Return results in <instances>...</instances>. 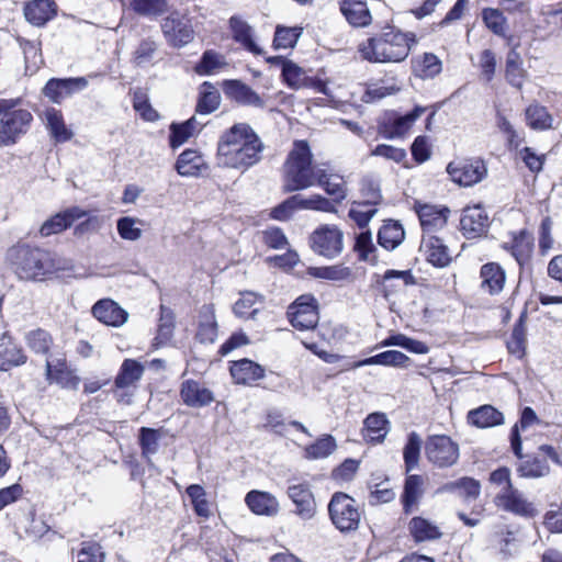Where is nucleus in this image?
Returning a JSON list of instances; mask_svg holds the SVG:
<instances>
[{"label": "nucleus", "instance_id": "obj_1", "mask_svg": "<svg viewBox=\"0 0 562 562\" xmlns=\"http://www.w3.org/2000/svg\"><path fill=\"white\" fill-rule=\"evenodd\" d=\"M265 145L247 123H236L226 130L217 143L220 166L246 171L262 159Z\"/></svg>", "mask_w": 562, "mask_h": 562}, {"label": "nucleus", "instance_id": "obj_2", "mask_svg": "<svg viewBox=\"0 0 562 562\" xmlns=\"http://www.w3.org/2000/svg\"><path fill=\"white\" fill-rule=\"evenodd\" d=\"M7 260L20 280L41 282L50 279L57 272L67 271L70 260L29 245H16L7 252Z\"/></svg>", "mask_w": 562, "mask_h": 562}, {"label": "nucleus", "instance_id": "obj_3", "mask_svg": "<svg viewBox=\"0 0 562 562\" xmlns=\"http://www.w3.org/2000/svg\"><path fill=\"white\" fill-rule=\"evenodd\" d=\"M313 155L306 140H296L283 165V191L294 192L316 184L324 176V164H313Z\"/></svg>", "mask_w": 562, "mask_h": 562}, {"label": "nucleus", "instance_id": "obj_4", "mask_svg": "<svg viewBox=\"0 0 562 562\" xmlns=\"http://www.w3.org/2000/svg\"><path fill=\"white\" fill-rule=\"evenodd\" d=\"M413 34L409 36L401 31L391 30L359 44L358 52L362 59L370 63H400L408 56L409 41H413Z\"/></svg>", "mask_w": 562, "mask_h": 562}, {"label": "nucleus", "instance_id": "obj_5", "mask_svg": "<svg viewBox=\"0 0 562 562\" xmlns=\"http://www.w3.org/2000/svg\"><path fill=\"white\" fill-rule=\"evenodd\" d=\"M20 99H0V145L11 146L31 127L33 115L24 109H15Z\"/></svg>", "mask_w": 562, "mask_h": 562}, {"label": "nucleus", "instance_id": "obj_6", "mask_svg": "<svg viewBox=\"0 0 562 562\" xmlns=\"http://www.w3.org/2000/svg\"><path fill=\"white\" fill-rule=\"evenodd\" d=\"M425 454L435 467L449 468L459 460V445L446 435H434L426 441Z\"/></svg>", "mask_w": 562, "mask_h": 562}, {"label": "nucleus", "instance_id": "obj_7", "mask_svg": "<svg viewBox=\"0 0 562 562\" xmlns=\"http://www.w3.org/2000/svg\"><path fill=\"white\" fill-rule=\"evenodd\" d=\"M342 238L341 231L336 226L323 225L312 233L310 246L315 254L333 259L342 251Z\"/></svg>", "mask_w": 562, "mask_h": 562}, {"label": "nucleus", "instance_id": "obj_8", "mask_svg": "<svg viewBox=\"0 0 562 562\" xmlns=\"http://www.w3.org/2000/svg\"><path fill=\"white\" fill-rule=\"evenodd\" d=\"M161 32L172 47H183L194 38L190 20L178 11L171 12L162 20Z\"/></svg>", "mask_w": 562, "mask_h": 562}, {"label": "nucleus", "instance_id": "obj_9", "mask_svg": "<svg viewBox=\"0 0 562 562\" xmlns=\"http://www.w3.org/2000/svg\"><path fill=\"white\" fill-rule=\"evenodd\" d=\"M288 316L291 325L299 330L314 329L318 323L317 302L314 296L305 294L289 306Z\"/></svg>", "mask_w": 562, "mask_h": 562}, {"label": "nucleus", "instance_id": "obj_10", "mask_svg": "<svg viewBox=\"0 0 562 562\" xmlns=\"http://www.w3.org/2000/svg\"><path fill=\"white\" fill-rule=\"evenodd\" d=\"M494 504L498 509L520 517H533L537 509L518 488L513 486L508 491H497Z\"/></svg>", "mask_w": 562, "mask_h": 562}, {"label": "nucleus", "instance_id": "obj_11", "mask_svg": "<svg viewBox=\"0 0 562 562\" xmlns=\"http://www.w3.org/2000/svg\"><path fill=\"white\" fill-rule=\"evenodd\" d=\"M447 172L452 181L463 187H471L480 182L487 173V168L483 160H464L460 162H450Z\"/></svg>", "mask_w": 562, "mask_h": 562}, {"label": "nucleus", "instance_id": "obj_12", "mask_svg": "<svg viewBox=\"0 0 562 562\" xmlns=\"http://www.w3.org/2000/svg\"><path fill=\"white\" fill-rule=\"evenodd\" d=\"M426 111V108L417 105L411 112L400 115L397 113L391 114L381 124V133L387 139H395L404 137L411 130L413 124Z\"/></svg>", "mask_w": 562, "mask_h": 562}, {"label": "nucleus", "instance_id": "obj_13", "mask_svg": "<svg viewBox=\"0 0 562 562\" xmlns=\"http://www.w3.org/2000/svg\"><path fill=\"white\" fill-rule=\"evenodd\" d=\"M424 235H434L446 227L450 210L446 206L416 203L414 206Z\"/></svg>", "mask_w": 562, "mask_h": 562}, {"label": "nucleus", "instance_id": "obj_14", "mask_svg": "<svg viewBox=\"0 0 562 562\" xmlns=\"http://www.w3.org/2000/svg\"><path fill=\"white\" fill-rule=\"evenodd\" d=\"M87 86L88 81L83 77L65 79L53 78L45 85L43 93L54 103H60L72 93L83 90Z\"/></svg>", "mask_w": 562, "mask_h": 562}, {"label": "nucleus", "instance_id": "obj_15", "mask_svg": "<svg viewBox=\"0 0 562 562\" xmlns=\"http://www.w3.org/2000/svg\"><path fill=\"white\" fill-rule=\"evenodd\" d=\"M180 398L184 405L192 408L205 407L215 401L214 393L210 389L192 379L182 382Z\"/></svg>", "mask_w": 562, "mask_h": 562}, {"label": "nucleus", "instance_id": "obj_16", "mask_svg": "<svg viewBox=\"0 0 562 562\" xmlns=\"http://www.w3.org/2000/svg\"><path fill=\"white\" fill-rule=\"evenodd\" d=\"M223 91L225 95L234 100L235 102L263 109L266 102L251 87L239 80H226L223 85Z\"/></svg>", "mask_w": 562, "mask_h": 562}, {"label": "nucleus", "instance_id": "obj_17", "mask_svg": "<svg viewBox=\"0 0 562 562\" xmlns=\"http://www.w3.org/2000/svg\"><path fill=\"white\" fill-rule=\"evenodd\" d=\"M460 226L463 235L471 239L482 236L488 227V216L480 205L463 210Z\"/></svg>", "mask_w": 562, "mask_h": 562}, {"label": "nucleus", "instance_id": "obj_18", "mask_svg": "<svg viewBox=\"0 0 562 562\" xmlns=\"http://www.w3.org/2000/svg\"><path fill=\"white\" fill-rule=\"evenodd\" d=\"M288 496L295 505V514L304 520L313 518L316 513V503L308 484L296 483L288 487Z\"/></svg>", "mask_w": 562, "mask_h": 562}, {"label": "nucleus", "instance_id": "obj_19", "mask_svg": "<svg viewBox=\"0 0 562 562\" xmlns=\"http://www.w3.org/2000/svg\"><path fill=\"white\" fill-rule=\"evenodd\" d=\"M420 248L424 250L427 261L435 267L445 268L452 261L449 247L437 235H424Z\"/></svg>", "mask_w": 562, "mask_h": 562}, {"label": "nucleus", "instance_id": "obj_20", "mask_svg": "<svg viewBox=\"0 0 562 562\" xmlns=\"http://www.w3.org/2000/svg\"><path fill=\"white\" fill-rule=\"evenodd\" d=\"M328 512L335 527L341 532L351 530V497L337 492L333 495Z\"/></svg>", "mask_w": 562, "mask_h": 562}, {"label": "nucleus", "instance_id": "obj_21", "mask_svg": "<svg viewBox=\"0 0 562 562\" xmlns=\"http://www.w3.org/2000/svg\"><path fill=\"white\" fill-rule=\"evenodd\" d=\"M92 315L101 323L120 327L126 323L128 314L116 302L110 299L98 301L92 306Z\"/></svg>", "mask_w": 562, "mask_h": 562}, {"label": "nucleus", "instance_id": "obj_22", "mask_svg": "<svg viewBox=\"0 0 562 562\" xmlns=\"http://www.w3.org/2000/svg\"><path fill=\"white\" fill-rule=\"evenodd\" d=\"M391 428L390 420L384 413H372L363 420L362 438L368 443L384 441Z\"/></svg>", "mask_w": 562, "mask_h": 562}, {"label": "nucleus", "instance_id": "obj_23", "mask_svg": "<svg viewBox=\"0 0 562 562\" xmlns=\"http://www.w3.org/2000/svg\"><path fill=\"white\" fill-rule=\"evenodd\" d=\"M23 349L8 334L0 337V370L8 371L26 362Z\"/></svg>", "mask_w": 562, "mask_h": 562}, {"label": "nucleus", "instance_id": "obj_24", "mask_svg": "<svg viewBox=\"0 0 562 562\" xmlns=\"http://www.w3.org/2000/svg\"><path fill=\"white\" fill-rule=\"evenodd\" d=\"M85 213L76 207L57 213L56 215L49 217L43 223V225L40 228V234L43 237L59 234L69 226H71L76 220L80 218Z\"/></svg>", "mask_w": 562, "mask_h": 562}, {"label": "nucleus", "instance_id": "obj_25", "mask_svg": "<svg viewBox=\"0 0 562 562\" xmlns=\"http://www.w3.org/2000/svg\"><path fill=\"white\" fill-rule=\"evenodd\" d=\"M245 502L249 509L256 515L276 516L279 513V502L267 492L250 491Z\"/></svg>", "mask_w": 562, "mask_h": 562}, {"label": "nucleus", "instance_id": "obj_26", "mask_svg": "<svg viewBox=\"0 0 562 562\" xmlns=\"http://www.w3.org/2000/svg\"><path fill=\"white\" fill-rule=\"evenodd\" d=\"M229 371L237 384H251L265 376V369L246 358L234 362Z\"/></svg>", "mask_w": 562, "mask_h": 562}, {"label": "nucleus", "instance_id": "obj_27", "mask_svg": "<svg viewBox=\"0 0 562 562\" xmlns=\"http://www.w3.org/2000/svg\"><path fill=\"white\" fill-rule=\"evenodd\" d=\"M480 277L482 279L481 288L490 294H497L503 290L506 274L498 263L488 262L483 265Z\"/></svg>", "mask_w": 562, "mask_h": 562}, {"label": "nucleus", "instance_id": "obj_28", "mask_svg": "<svg viewBox=\"0 0 562 562\" xmlns=\"http://www.w3.org/2000/svg\"><path fill=\"white\" fill-rule=\"evenodd\" d=\"M535 239L530 232L521 229L514 235L510 247L508 248L520 267L530 262Z\"/></svg>", "mask_w": 562, "mask_h": 562}, {"label": "nucleus", "instance_id": "obj_29", "mask_svg": "<svg viewBox=\"0 0 562 562\" xmlns=\"http://www.w3.org/2000/svg\"><path fill=\"white\" fill-rule=\"evenodd\" d=\"M470 424L477 428H491L504 424V415L492 405H483L468 414Z\"/></svg>", "mask_w": 562, "mask_h": 562}, {"label": "nucleus", "instance_id": "obj_30", "mask_svg": "<svg viewBox=\"0 0 562 562\" xmlns=\"http://www.w3.org/2000/svg\"><path fill=\"white\" fill-rule=\"evenodd\" d=\"M44 119L50 136L57 143H65L71 139L74 133L66 126L63 114L59 110L54 108L45 110Z\"/></svg>", "mask_w": 562, "mask_h": 562}, {"label": "nucleus", "instance_id": "obj_31", "mask_svg": "<svg viewBox=\"0 0 562 562\" xmlns=\"http://www.w3.org/2000/svg\"><path fill=\"white\" fill-rule=\"evenodd\" d=\"M229 26L233 33V38L240 43L247 50L255 55H261L262 49L252 40L251 26L238 16H232L229 20Z\"/></svg>", "mask_w": 562, "mask_h": 562}, {"label": "nucleus", "instance_id": "obj_32", "mask_svg": "<svg viewBox=\"0 0 562 562\" xmlns=\"http://www.w3.org/2000/svg\"><path fill=\"white\" fill-rule=\"evenodd\" d=\"M54 5L50 0H34L24 8L25 19L33 25L42 26L55 15Z\"/></svg>", "mask_w": 562, "mask_h": 562}, {"label": "nucleus", "instance_id": "obj_33", "mask_svg": "<svg viewBox=\"0 0 562 562\" xmlns=\"http://www.w3.org/2000/svg\"><path fill=\"white\" fill-rule=\"evenodd\" d=\"M206 168L202 155L196 150L186 149L177 159L176 170L182 177H194Z\"/></svg>", "mask_w": 562, "mask_h": 562}, {"label": "nucleus", "instance_id": "obj_34", "mask_svg": "<svg viewBox=\"0 0 562 562\" xmlns=\"http://www.w3.org/2000/svg\"><path fill=\"white\" fill-rule=\"evenodd\" d=\"M405 232L402 224L397 221L389 220L378 233V243L381 247L393 250L402 244Z\"/></svg>", "mask_w": 562, "mask_h": 562}, {"label": "nucleus", "instance_id": "obj_35", "mask_svg": "<svg viewBox=\"0 0 562 562\" xmlns=\"http://www.w3.org/2000/svg\"><path fill=\"white\" fill-rule=\"evenodd\" d=\"M408 528L416 542L437 540L442 536L437 525L423 517L412 518Z\"/></svg>", "mask_w": 562, "mask_h": 562}, {"label": "nucleus", "instance_id": "obj_36", "mask_svg": "<svg viewBox=\"0 0 562 562\" xmlns=\"http://www.w3.org/2000/svg\"><path fill=\"white\" fill-rule=\"evenodd\" d=\"M424 479L420 475L412 474L405 480L402 503L405 514L412 512V507L418 503L423 496Z\"/></svg>", "mask_w": 562, "mask_h": 562}, {"label": "nucleus", "instance_id": "obj_37", "mask_svg": "<svg viewBox=\"0 0 562 562\" xmlns=\"http://www.w3.org/2000/svg\"><path fill=\"white\" fill-rule=\"evenodd\" d=\"M143 373L144 367L139 362L133 359H125L115 378V385L119 389L132 386L140 380Z\"/></svg>", "mask_w": 562, "mask_h": 562}, {"label": "nucleus", "instance_id": "obj_38", "mask_svg": "<svg viewBox=\"0 0 562 562\" xmlns=\"http://www.w3.org/2000/svg\"><path fill=\"white\" fill-rule=\"evenodd\" d=\"M324 176L317 177L316 184L324 188V190L333 195L335 201H339L345 196V181L342 177L337 173H333L327 166H323Z\"/></svg>", "mask_w": 562, "mask_h": 562}, {"label": "nucleus", "instance_id": "obj_39", "mask_svg": "<svg viewBox=\"0 0 562 562\" xmlns=\"http://www.w3.org/2000/svg\"><path fill=\"white\" fill-rule=\"evenodd\" d=\"M161 436L159 430L142 427L138 434V443L142 450V457L146 459L147 463H151V456L157 453L159 448V440Z\"/></svg>", "mask_w": 562, "mask_h": 562}, {"label": "nucleus", "instance_id": "obj_40", "mask_svg": "<svg viewBox=\"0 0 562 562\" xmlns=\"http://www.w3.org/2000/svg\"><path fill=\"white\" fill-rule=\"evenodd\" d=\"M482 20L484 25L496 36L505 37L507 35V19L499 9L484 8L482 10Z\"/></svg>", "mask_w": 562, "mask_h": 562}, {"label": "nucleus", "instance_id": "obj_41", "mask_svg": "<svg viewBox=\"0 0 562 562\" xmlns=\"http://www.w3.org/2000/svg\"><path fill=\"white\" fill-rule=\"evenodd\" d=\"M353 251H357L359 259L372 266L376 265V247L372 241V234L370 231L362 232L356 238L353 244Z\"/></svg>", "mask_w": 562, "mask_h": 562}, {"label": "nucleus", "instance_id": "obj_42", "mask_svg": "<svg viewBox=\"0 0 562 562\" xmlns=\"http://www.w3.org/2000/svg\"><path fill=\"white\" fill-rule=\"evenodd\" d=\"M441 70L442 63L432 53H425L414 66L415 74L423 79H432L438 76Z\"/></svg>", "mask_w": 562, "mask_h": 562}, {"label": "nucleus", "instance_id": "obj_43", "mask_svg": "<svg viewBox=\"0 0 562 562\" xmlns=\"http://www.w3.org/2000/svg\"><path fill=\"white\" fill-rule=\"evenodd\" d=\"M408 360H409V358L405 353H403L398 350H387V351L378 353L373 357H370L363 361L353 363V367H361L364 364L404 367Z\"/></svg>", "mask_w": 562, "mask_h": 562}, {"label": "nucleus", "instance_id": "obj_44", "mask_svg": "<svg viewBox=\"0 0 562 562\" xmlns=\"http://www.w3.org/2000/svg\"><path fill=\"white\" fill-rule=\"evenodd\" d=\"M130 8L143 16L155 18L168 11L167 0H131Z\"/></svg>", "mask_w": 562, "mask_h": 562}, {"label": "nucleus", "instance_id": "obj_45", "mask_svg": "<svg viewBox=\"0 0 562 562\" xmlns=\"http://www.w3.org/2000/svg\"><path fill=\"white\" fill-rule=\"evenodd\" d=\"M521 57L515 49H510L506 58V79L509 85L521 88L524 83V69L521 68Z\"/></svg>", "mask_w": 562, "mask_h": 562}, {"label": "nucleus", "instance_id": "obj_46", "mask_svg": "<svg viewBox=\"0 0 562 562\" xmlns=\"http://www.w3.org/2000/svg\"><path fill=\"white\" fill-rule=\"evenodd\" d=\"M158 45L151 38H144L139 42L133 52L132 61L137 67H147L151 65L157 53Z\"/></svg>", "mask_w": 562, "mask_h": 562}, {"label": "nucleus", "instance_id": "obj_47", "mask_svg": "<svg viewBox=\"0 0 562 562\" xmlns=\"http://www.w3.org/2000/svg\"><path fill=\"white\" fill-rule=\"evenodd\" d=\"M335 449V439L330 435H325L304 449V457L308 460L323 459L331 454Z\"/></svg>", "mask_w": 562, "mask_h": 562}, {"label": "nucleus", "instance_id": "obj_48", "mask_svg": "<svg viewBox=\"0 0 562 562\" xmlns=\"http://www.w3.org/2000/svg\"><path fill=\"white\" fill-rule=\"evenodd\" d=\"M528 125L533 130H547L552 126L553 119L544 106L531 104L526 110Z\"/></svg>", "mask_w": 562, "mask_h": 562}, {"label": "nucleus", "instance_id": "obj_49", "mask_svg": "<svg viewBox=\"0 0 562 562\" xmlns=\"http://www.w3.org/2000/svg\"><path fill=\"white\" fill-rule=\"evenodd\" d=\"M203 87L205 90L200 93V98L196 104V112L200 114H210L220 106L221 95L218 91L210 83L204 82Z\"/></svg>", "mask_w": 562, "mask_h": 562}, {"label": "nucleus", "instance_id": "obj_50", "mask_svg": "<svg viewBox=\"0 0 562 562\" xmlns=\"http://www.w3.org/2000/svg\"><path fill=\"white\" fill-rule=\"evenodd\" d=\"M217 336V324L215 316L211 310L207 308L203 313L196 331V339L202 344H212Z\"/></svg>", "mask_w": 562, "mask_h": 562}, {"label": "nucleus", "instance_id": "obj_51", "mask_svg": "<svg viewBox=\"0 0 562 562\" xmlns=\"http://www.w3.org/2000/svg\"><path fill=\"white\" fill-rule=\"evenodd\" d=\"M307 273L314 278L331 281H341L350 276V269L344 265H334L328 267H310Z\"/></svg>", "mask_w": 562, "mask_h": 562}, {"label": "nucleus", "instance_id": "obj_52", "mask_svg": "<svg viewBox=\"0 0 562 562\" xmlns=\"http://www.w3.org/2000/svg\"><path fill=\"white\" fill-rule=\"evenodd\" d=\"M187 494L193 505L195 514L200 517L207 518L211 515V510L205 490L199 484H192L187 487Z\"/></svg>", "mask_w": 562, "mask_h": 562}, {"label": "nucleus", "instance_id": "obj_53", "mask_svg": "<svg viewBox=\"0 0 562 562\" xmlns=\"http://www.w3.org/2000/svg\"><path fill=\"white\" fill-rule=\"evenodd\" d=\"M175 328V317L171 310L160 306V319L158 325V333L155 337V346H160L170 340Z\"/></svg>", "mask_w": 562, "mask_h": 562}, {"label": "nucleus", "instance_id": "obj_54", "mask_svg": "<svg viewBox=\"0 0 562 562\" xmlns=\"http://www.w3.org/2000/svg\"><path fill=\"white\" fill-rule=\"evenodd\" d=\"M420 437L416 432H411L403 451L406 472H411L417 468L420 454Z\"/></svg>", "mask_w": 562, "mask_h": 562}, {"label": "nucleus", "instance_id": "obj_55", "mask_svg": "<svg viewBox=\"0 0 562 562\" xmlns=\"http://www.w3.org/2000/svg\"><path fill=\"white\" fill-rule=\"evenodd\" d=\"M303 32L302 27H286V26H277L273 46L276 49L279 48H292L295 46L299 41L301 34Z\"/></svg>", "mask_w": 562, "mask_h": 562}, {"label": "nucleus", "instance_id": "obj_56", "mask_svg": "<svg viewBox=\"0 0 562 562\" xmlns=\"http://www.w3.org/2000/svg\"><path fill=\"white\" fill-rule=\"evenodd\" d=\"M549 464L546 459L532 458L521 462L517 469L521 477L538 479L549 473Z\"/></svg>", "mask_w": 562, "mask_h": 562}, {"label": "nucleus", "instance_id": "obj_57", "mask_svg": "<svg viewBox=\"0 0 562 562\" xmlns=\"http://www.w3.org/2000/svg\"><path fill=\"white\" fill-rule=\"evenodd\" d=\"M282 77L285 83L292 89H300L307 86L308 77L304 70L293 61L283 63Z\"/></svg>", "mask_w": 562, "mask_h": 562}, {"label": "nucleus", "instance_id": "obj_58", "mask_svg": "<svg viewBox=\"0 0 562 562\" xmlns=\"http://www.w3.org/2000/svg\"><path fill=\"white\" fill-rule=\"evenodd\" d=\"M294 198L297 199L296 201V209L302 210H315V211H323V212H333L335 211V205L331 201L328 199L314 194L310 198H303L300 194L294 195Z\"/></svg>", "mask_w": 562, "mask_h": 562}, {"label": "nucleus", "instance_id": "obj_59", "mask_svg": "<svg viewBox=\"0 0 562 562\" xmlns=\"http://www.w3.org/2000/svg\"><path fill=\"white\" fill-rule=\"evenodd\" d=\"M142 222L137 218L124 216L117 220L116 228L120 237L125 240L135 241L142 237V229L137 225Z\"/></svg>", "mask_w": 562, "mask_h": 562}, {"label": "nucleus", "instance_id": "obj_60", "mask_svg": "<svg viewBox=\"0 0 562 562\" xmlns=\"http://www.w3.org/2000/svg\"><path fill=\"white\" fill-rule=\"evenodd\" d=\"M29 347L36 353L46 355L53 344L50 335L44 329H35L27 334Z\"/></svg>", "mask_w": 562, "mask_h": 562}, {"label": "nucleus", "instance_id": "obj_61", "mask_svg": "<svg viewBox=\"0 0 562 562\" xmlns=\"http://www.w3.org/2000/svg\"><path fill=\"white\" fill-rule=\"evenodd\" d=\"M133 106L135 111L146 121L154 122L159 115L156 110H154L148 102V99L145 93L137 91L133 97Z\"/></svg>", "mask_w": 562, "mask_h": 562}, {"label": "nucleus", "instance_id": "obj_62", "mask_svg": "<svg viewBox=\"0 0 562 562\" xmlns=\"http://www.w3.org/2000/svg\"><path fill=\"white\" fill-rule=\"evenodd\" d=\"M262 243L272 249H283L288 246V238L281 228L270 227L261 233Z\"/></svg>", "mask_w": 562, "mask_h": 562}, {"label": "nucleus", "instance_id": "obj_63", "mask_svg": "<svg viewBox=\"0 0 562 562\" xmlns=\"http://www.w3.org/2000/svg\"><path fill=\"white\" fill-rule=\"evenodd\" d=\"M221 56L213 52L206 50L203 53L200 63L196 65L195 70L200 75H211L222 66Z\"/></svg>", "mask_w": 562, "mask_h": 562}, {"label": "nucleus", "instance_id": "obj_64", "mask_svg": "<svg viewBox=\"0 0 562 562\" xmlns=\"http://www.w3.org/2000/svg\"><path fill=\"white\" fill-rule=\"evenodd\" d=\"M104 554L98 543H83L77 554V562H103Z\"/></svg>", "mask_w": 562, "mask_h": 562}]
</instances>
